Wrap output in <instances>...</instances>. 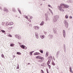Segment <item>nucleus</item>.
Listing matches in <instances>:
<instances>
[{"label":"nucleus","mask_w":73,"mask_h":73,"mask_svg":"<svg viewBox=\"0 0 73 73\" xmlns=\"http://www.w3.org/2000/svg\"><path fill=\"white\" fill-rule=\"evenodd\" d=\"M59 18V16L58 15H56L54 16V17L53 18V21L55 24L57 23V20Z\"/></svg>","instance_id":"obj_1"},{"label":"nucleus","mask_w":73,"mask_h":73,"mask_svg":"<svg viewBox=\"0 0 73 73\" xmlns=\"http://www.w3.org/2000/svg\"><path fill=\"white\" fill-rule=\"evenodd\" d=\"M61 5L62 8H69V6L66 4H62Z\"/></svg>","instance_id":"obj_2"},{"label":"nucleus","mask_w":73,"mask_h":73,"mask_svg":"<svg viewBox=\"0 0 73 73\" xmlns=\"http://www.w3.org/2000/svg\"><path fill=\"white\" fill-rule=\"evenodd\" d=\"M62 6L61 5V4H60V6H58V8L60 11H61V12H64V10L62 9Z\"/></svg>","instance_id":"obj_3"},{"label":"nucleus","mask_w":73,"mask_h":73,"mask_svg":"<svg viewBox=\"0 0 73 73\" xmlns=\"http://www.w3.org/2000/svg\"><path fill=\"white\" fill-rule=\"evenodd\" d=\"M64 24L66 28H68L69 26V24H68V22H67L66 20H64Z\"/></svg>","instance_id":"obj_4"},{"label":"nucleus","mask_w":73,"mask_h":73,"mask_svg":"<svg viewBox=\"0 0 73 73\" xmlns=\"http://www.w3.org/2000/svg\"><path fill=\"white\" fill-rule=\"evenodd\" d=\"M15 36L16 38H17L18 39H19V40H21V36L19 35H15Z\"/></svg>","instance_id":"obj_5"},{"label":"nucleus","mask_w":73,"mask_h":73,"mask_svg":"<svg viewBox=\"0 0 73 73\" xmlns=\"http://www.w3.org/2000/svg\"><path fill=\"white\" fill-rule=\"evenodd\" d=\"M36 58H38V59H40L41 60H44V58L41 57L40 56H37L36 57Z\"/></svg>","instance_id":"obj_6"},{"label":"nucleus","mask_w":73,"mask_h":73,"mask_svg":"<svg viewBox=\"0 0 73 73\" xmlns=\"http://www.w3.org/2000/svg\"><path fill=\"white\" fill-rule=\"evenodd\" d=\"M48 37L49 39L51 40V39H52L53 38V35H52L50 34L48 35Z\"/></svg>","instance_id":"obj_7"},{"label":"nucleus","mask_w":73,"mask_h":73,"mask_svg":"<svg viewBox=\"0 0 73 73\" xmlns=\"http://www.w3.org/2000/svg\"><path fill=\"white\" fill-rule=\"evenodd\" d=\"M34 29L35 30H38V29H40V27L37 26H35L34 27Z\"/></svg>","instance_id":"obj_8"},{"label":"nucleus","mask_w":73,"mask_h":73,"mask_svg":"<svg viewBox=\"0 0 73 73\" xmlns=\"http://www.w3.org/2000/svg\"><path fill=\"white\" fill-rule=\"evenodd\" d=\"M63 36L64 38H65V36H66V34L65 33V30H63Z\"/></svg>","instance_id":"obj_9"},{"label":"nucleus","mask_w":73,"mask_h":73,"mask_svg":"<svg viewBox=\"0 0 73 73\" xmlns=\"http://www.w3.org/2000/svg\"><path fill=\"white\" fill-rule=\"evenodd\" d=\"M5 12H9V11H8V10L6 8H5L3 10Z\"/></svg>","instance_id":"obj_10"},{"label":"nucleus","mask_w":73,"mask_h":73,"mask_svg":"<svg viewBox=\"0 0 73 73\" xmlns=\"http://www.w3.org/2000/svg\"><path fill=\"white\" fill-rule=\"evenodd\" d=\"M45 20L46 21H49V17H46Z\"/></svg>","instance_id":"obj_11"},{"label":"nucleus","mask_w":73,"mask_h":73,"mask_svg":"<svg viewBox=\"0 0 73 73\" xmlns=\"http://www.w3.org/2000/svg\"><path fill=\"white\" fill-rule=\"evenodd\" d=\"M56 32H57V30H56V29L54 28L53 29V33H54L55 34L56 33Z\"/></svg>","instance_id":"obj_12"},{"label":"nucleus","mask_w":73,"mask_h":73,"mask_svg":"<svg viewBox=\"0 0 73 73\" xmlns=\"http://www.w3.org/2000/svg\"><path fill=\"white\" fill-rule=\"evenodd\" d=\"M40 53L38 52H35L34 53V55H39V54H40Z\"/></svg>","instance_id":"obj_13"},{"label":"nucleus","mask_w":73,"mask_h":73,"mask_svg":"<svg viewBox=\"0 0 73 73\" xmlns=\"http://www.w3.org/2000/svg\"><path fill=\"white\" fill-rule=\"evenodd\" d=\"M44 21H42L41 23L40 24V25H41V26H42V25H44Z\"/></svg>","instance_id":"obj_14"},{"label":"nucleus","mask_w":73,"mask_h":73,"mask_svg":"<svg viewBox=\"0 0 73 73\" xmlns=\"http://www.w3.org/2000/svg\"><path fill=\"white\" fill-rule=\"evenodd\" d=\"M20 46L22 49H24L25 48V46L23 45H22L21 46V45H20Z\"/></svg>","instance_id":"obj_15"},{"label":"nucleus","mask_w":73,"mask_h":73,"mask_svg":"<svg viewBox=\"0 0 73 73\" xmlns=\"http://www.w3.org/2000/svg\"><path fill=\"white\" fill-rule=\"evenodd\" d=\"M50 62H51V60H48L47 63V64L48 65H49V64H50Z\"/></svg>","instance_id":"obj_16"},{"label":"nucleus","mask_w":73,"mask_h":73,"mask_svg":"<svg viewBox=\"0 0 73 73\" xmlns=\"http://www.w3.org/2000/svg\"><path fill=\"white\" fill-rule=\"evenodd\" d=\"M40 38H41L42 39H43V38H44V37H45V36L44 35H40Z\"/></svg>","instance_id":"obj_17"},{"label":"nucleus","mask_w":73,"mask_h":73,"mask_svg":"<svg viewBox=\"0 0 73 73\" xmlns=\"http://www.w3.org/2000/svg\"><path fill=\"white\" fill-rule=\"evenodd\" d=\"M13 24V23L12 22H10L9 23V25H12Z\"/></svg>","instance_id":"obj_18"},{"label":"nucleus","mask_w":73,"mask_h":73,"mask_svg":"<svg viewBox=\"0 0 73 73\" xmlns=\"http://www.w3.org/2000/svg\"><path fill=\"white\" fill-rule=\"evenodd\" d=\"M12 11H13L14 12H16V9H15V8H12Z\"/></svg>","instance_id":"obj_19"},{"label":"nucleus","mask_w":73,"mask_h":73,"mask_svg":"<svg viewBox=\"0 0 73 73\" xmlns=\"http://www.w3.org/2000/svg\"><path fill=\"white\" fill-rule=\"evenodd\" d=\"M49 55V54H48V52H46V57L48 56V55Z\"/></svg>","instance_id":"obj_20"},{"label":"nucleus","mask_w":73,"mask_h":73,"mask_svg":"<svg viewBox=\"0 0 73 73\" xmlns=\"http://www.w3.org/2000/svg\"><path fill=\"white\" fill-rule=\"evenodd\" d=\"M17 54H18L19 55H21V53L20 52H17Z\"/></svg>","instance_id":"obj_21"},{"label":"nucleus","mask_w":73,"mask_h":73,"mask_svg":"<svg viewBox=\"0 0 73 73\" xmlns=\"http://www.w3.org/2000/svg\"><path fill=\"white\" fill-rule=\"evenodd\" d=\"M72 1L71 0H68L66 1V3H72Z\"/></svg>","instance_id":"obj_22"},{"label":"nucleus","mask_w":73,"mask_h":73,"mask_svg":"<svg viewBox=\"0 0 73 73\" xmlns=\"http://www.w3.org/2000/svg\"><path fill=\"white\" fill-rule=\"evenodd\" d=\"M65 17L66 19H68V17H69V16H68V15H66L65 16Z\"/></svg>","instance_id":"obj_23"},{"label":"nucleus","mask_w":73,"mask_h":73,"mask_svg":"<svg viewBox=\"0 0 73 73\" xmlns=\"http://www.w3.org/2000/svg\"><path fill=\"white\" fill-rule=\"evenodd\" d=\"M34 52V51H32L30 52V54L31 55V56L32 55V53Z\"/></svg>","instance_id":"obj_24"},{"label":"nucleus","mask_w":73,"mask_h":73,"mask_svg":"<svg viewBox=\"0 0 73 73\" xmlns=\"http://www.w3.org/2000/svg\"><path fill=\"white\" fill-rule=\"evenodd\" d=\"M49 9V11L51 13H52V14H53V12H52V11L51 10H50V9Z\"/></svg>","instance_id":"obj_25"},{"label":"nucleus","mask_w":73,"mask_h":73,"mask_svg":"<svg viewBox=\"0 0 73 73\" xmlns=\"http://www.w3.org/2000/svg\"><path fill=\"white\" fill-rule=\"evenodd\" d=\"M35 36H38V33H37V32H36L35 33Z\"/></svg>","instance_id":"obj_26"},{"label":"nucleus","mask_w":73,"mask_h":73,"mask_svg":"<svg viewBox=\"0 0 73 73\" xmlns=\"http://www.w3.org/2000/svg\"><path fill=\"white\" fill-rule=\"evenodd\" d=\"M52 65H53V66H54V65H55V63H54V62L53 61L52 62Z\"/></svg>","instance_id":"obj_27"},{"label":"nucleus","mask_w":73,"mask_h":73,"mask_svg":"<svg viewBox=\"0 0 73 73\" xmlns=\"http://www.w3.org/2000/svg\"><path fill=\"white\" fill-rule=\"evenodd\" d=\"M60 53V51H58L57 52V53H56V54L57 55H59V53Z\"/></svg>","instance_id":"obj_28"},{"label":"nucleus","mask_w":73,"mask_h":73,"mask_svg":"<svg viewBox=\"0 0 73 73\" xmlns=\"http://www.w3.org/2000/svg\"><path fill=\"white\" fill-rule=\"evenodd\" d=\"M1 32H2V33H5V31L3 30H1Z\"/></svg>","instance_id":"obj_29"},{"label":"nucleus","mask_w":73,"mask_h":73,"mask_svg":"<svg viewBox=\"0 0 73 73\" xmlns=\"http://www.w3.org/2000/svg\"><path fill=\"white\" fill-rule=\"evenodd\" d=\"M18 10L19 12L20 13L21 15V11H20V9H19V8L18 9Z\"/></svg>","instance_id":"obj_30"},{"label":"nucleus","mask_w":73,"mask_h":73,"mask_svg":"<svg viewBox=\"0 0 73 73\" xmlns=\"http://www.w3.org/2000/svg\"><path fill=\"white\" fill-rule=\"evenodd\" d=\"M70 72H72V67H70Z\"/></svg>","instance_id":"obj_31"},{"label":"nucleus","mask_w":73,"mask_h":73,"mask_svg":"<svg viewBox=\"0 0 73 73\" xmlns=\"http://www.w3.org/2000/svg\"><path fill=\"white\" fill-rule=\"evenodd\" d=\"M24 17H25V18H26V19H28V17L27 16H26V15H24Z\"/></svg>","instance_id":"obj_32"},{"label":"nucleus","mask_w":73,"mask_h":73,"mask_svg":"<svg viewBox=\"0 0 73 73\" xmlns=\"http://www.w3.org/2000/svg\"><path fill=\"white\" fill-rule=\"evenodd\" d=\"M48 6L49 7H50V8H52V6H51V5H48Z\"/></svg>","instance_id":"obj_33"},{"label":"nucleus","mask_w":73,"mask_h":73,"mask_svg":"<svg viewBox=\"0 0 73 73\" xmlns=\"http://www.w3.org/2000/svg\"><path fill=\"white\" fill-rule=\"evenodd\" d=\"M40 52L41 53H43V51L42 50H39Z\"/></svg>","instance_id":"obj_34"},{"label":"nucleus","mask_w":73,"mask_h":73,"mask_svg":"<svg viewBox=\"0 0 73 73\" xmlns=\"http://www.w3.org/2000/svg\"><path fill=\"white\" fill-rule=\"evenodd\" d=\"M5 24V22H3L2 23L1 25H3V26H4V24Z\"/></svg>","instance_id":"obj_35"},{"label":"nucleus","mask_w":73,"mask_h":73,"mask_svg":"<svg viewBox=\"0 0 73 73\" xmlns=\"http://www.w3.org/2000/svg\"><path fill=\"white\" fill-rule=\"evenodd\" d=\"M36 38L37 39H38V35L35 36Z\"/></svg>","instance_id":"obj_36"},{"label":"nucleus","mask_w":73,"mask_h":73,"mask_svg":"<svg viewBox=\"0 0 73 73\" xmlns=\"http://www.w3.org/2000/svg\"><path fill=\"white\" fill-rule=\"evenodd\" d=\"M15 45L14 44H10L11 46H14Z\"/></svg>","instance_id":"obj_37"},{"label":"nucleus","mask_w":73,"mask_h":73,"mask_svg":"<svg viewBox=\"0 0 73 73\" xmlns=\"http://www.w3.org/2000/svg\"><path fill=\"white\" fill-rule=\"evenodd\" d=\"M11 28H12V27H11L10 28H9L8 29V30H11Z\"/></svg>","instance_id":"obj_38"},{"label":"nucleus","mask_w":73,"mask_h":73,"mask_svg":"<svg viewBox=\"0 0 73 73\" xmlns=\"http://www.w3.org/2000/svg\"><path fill=\"white\" fill-rule=\"evenodd\" d=\"M6 25L7 26H8V25H9V24H8V23L7 22L6 24Z\"/></svg>","instance_id":"obj_39"},{"label":"nucleus","mask_w":73,"mask_h":73,"mask_svg":"<svg viewBox=\"0 0 73 73\" xmlns=\"http://www.w3.org/2000/svg\"><path fill=\"white\" fill-rule=\"evenodd\" d=\"M50 60H52L53 59V58H52V56H51L50 57Z\"/></svg>","instance_id":"obj_40"},{"label":"nucleus","mask_w":73,"mask_h":73,"mask_svg":"<svg viewBox=\"0 0 73 73\" xmlns=\"http://www.w3.org/2000/svg\"><path fill=\"white\" fill-rule=\"evenodd\" d=\"M48 67H49V69H50V68H51V66H50V65H48Z\"/></svg>","instance_id":"obj_41"},{"label":"nucleus","mask_w":73,"mask_h":73,"mask_svg":"<svg viewBox=\"0 0 73 73\" xmlns=\"http://www.w3.org/2000/svg\"><path fill=\"white\" fill-rule=\"evenodd\" d=\"M68 9H66L65 11H66V12H68L69 11V10H68Z\"/></svg>","instance_id":"obj_42"},{"label":"nucleus","mask_w":73,"mask_h":73,"mask_svg":"<svg viewBox=\"0 0 73 73\" xmlns=\"http://www.w3.org/2000/svg\"><path fill=\"white\" fill-rule=\"evenodd\" d=\"M56 58H58V55L56 54Z\"/></svg>","instance_id":"obj_43"},{"label":"nucleus","mask_w":73,"mask_h":73,"mask_svg":"<svg viewBox=\"0 0 73 73\" xmlns=\"http://www.w3.org/2000/svg\"><path fill=\"white\" fill-rule=\"evenodd\" d=\"M8 36H9V37H12V35H8Z\"/></svg>","instance_id":"obj_44"},{"label":"nucleus","mask_w":73,"mask_h":73,"mask_svg":"<svg viewBox=\"0 0 73 73\" xmlns=\"http://www.w3.org/2000/svg\"><path fill=\"white\" fill-rule=\"evenodd\" d=\"M1 57H3V58H4V55L2 54L1 55Z\"/></svg>","instance_id":"obj_45"},{"label":"nucleus","mask_w":73,"mask_h":73,"mask_svg":"<svg viewBox=\"0 0 73 73\" xmlns=\"http://www.w3.org/2000/svg\"><path fill=\"white\" fill-rule=\"evenodd\" d=\"M38 62H42V60H40L39 61H38Z\"/></svg>","instance_id":"obj_46"},{"label":"nucleus","mask_w":73,"mask_h":73,"mask_svg":"<svg viewBox=\"0 0 73 73\" xmlns=\"http://www.w3.org/2000/svg\"><path fill=\"white\" fill-rule=\"evenodd\" d=\"M41 66H44V64H42L41 65Z\"/></svg>","instance_id":"obj_47"},{"label":"nucleus","mask_w":73,"mask_h":73,"mask_svg":"<svg viewBox=\"0 0 73 73\" xmlns=\"http://www.w3.org/2000/svg\"><path fill=\"white\" fill-rule=\"evenodd\" d=\"M28 21H29V22H31V20H30V19H28Z\"/></svg>","instance_id":"obj_48"},{"label":"nucleus","mask_w":73,"mask_h":73,"mask_svg":"<svg viewBox=\"0 0 73 73\" xmlns=\"http://www.w3.org/2000/svg\"><path fill=\"white\" fill-rule=\"evenodd\" d=\"M17 69H19V66H17Z\"/></svg>","instance_id":"obj_49"},{"label":"nucleus","mask_w":73,"mask_h":73,"mask_svg":"<svg viewBox=\"0 0 73 73\" xmlns=\"http://www.w3.org/2000/svg\"><path fill=\"white\" fill-rule=\"evenodd\" d=\"M72 16H70V19H72Z\"/></svg>","instance_id":"obj_50"},{"label":"nucleus","mask_w":73,"mask_h":73,"mask_svg":"<svg viewBox=\"0 0 73 73\" xmlns=\"http://www.w3.org/2000/svg\"><path fill=\"white\" fill-rule=\"evenodd\" d=\"M41 72H42V73H44V71H43V70H41Z\"/></svg>","instance_id":"obj_51"},{"label":"nucleus","mask_w":73,"mask_h":73,"mask_svg":"<svg viewBox=\"0 0 73 73\" xmlns=\"http://www.w3.org/2000/svg\"><path fill=\"white\" fill-rule=\"evenodd\" d=\"M41 72H42V73H44V71H43V70H41Z\"/></svg>","instance_id":"obj_52"},{"label":"nucleus","mask_w":73,"mask_h":73,"mask_svg":"<svg viewBox=\"0 0 73 73\" xmlns=\"http://www.w3.org/2000/svg\"><path fill=\"white\" fill-rule=\"evenodd\" d=\"M0 9L2 10V7L1 6H0Z\"/></svg>","instance_id":"obj_53"},{"label":"nucleus","mask_w":73,"mask_h":73,"mask_svg":"<svg viewBox=\"0 0 73 73\" xmlns=\"http://www.w3.org/2000/svg\"><path fill=\"white\" fill-rule=\"evenodd\" d=\"M64 49H65V45H64Z\"/></svg>","instance_id":"obj_54"},{"label":"nucleus","mask_w":73,"mask_h":73,"mask_svg":"<svg viewBox=\"0 0 73 73\" xmlns=\"http://www.w3.org/2000/svg\"><path fill=\"white\" fill-rule=\"evenodd\" d=\"M45 16L46 17H48L47 14H45Z\"/></svg>","instance_id":"obj_55"},{"label":"nucleus","mask_w":73,"mask_h":73,"mask_svg":"<svg viewBox=\"0 0 73 73\" xmlns=\"http://www.w3.org/2000/svg\"><path fill=\"white\" fill-rule=\"evenodd\" d=\"M32 18H33V17H30V19H32Z\"/></svg>","instance_id":"obj_56"},{"label":"nucleus","mask_w":73,"mask_h":73,"mask_svg":"<svg viewBox=\"0 0 73 73\" xmlns=\"http://www.w3.org/2000/svg\"><path fill=\"white\" fill-rule=\"evenodd\" d=\"M15 56H14V55L13 56V58H15Z\"/></svg>","instance_id":"obj_57"},{"label":"nucleus","mask_w":73,"mask_h":73,"mask_svg":"<svg viewBox=\"0 0 73 73\" xmlns=\"http://www.w3.org/2000/svg\"><path fill=\"white\" fill-rule=\"evenodd\" d=\"M18 43L19 44H21V43H20L19 42H18Z\"/></svg>","instance_id":"obj_58"},{"label":"nucleus","mask_w":73,"mask_h":73,"mask_svg":"<svg viewBox=\"0 0 73 73\" xmlns=\"http://www.w3.org/2000/svg\"><path fill=\"white\" fill-rule=\"evenodd\" d=\"M46 71H47H47H48V69H46Z\"/></svg>","instance_id":"obj_59"},{"label":"nucleus","mask_w":73,"mask_h":73,"mask_svg":"<svg viewBox=\"0 0 73 73\" xmlns=\"http://www.w3.org/2000/svg\"><path fill=\"white\" fill-rule=\"evenodd\" d=\"M64 52H65V51H66V49H64Z\"/></svg>","instance_id":"obj_60"},{"label":"nucleus","mask_w":73,"mask_h":73,"mask_svg":"<svg viewBox=\"0 0 73 73\" xmlns=\"http://www.w3.org/2000/svg\"><path fill=\"white\" fill-rule=\"evenodd\" d=\"M1 32V29H0V33Z\"/></svg>","instance_id":"obj_61"},{"label":"nucleus","mask_w":73,"mask_h":73,"mask_svg":"<svg viewBox=\"0 0 73 73\" xmlns=\"http://www.w3.org/2000/svg\"><path fill=\"white\" fill-rule=\"evenodd\" d=\"M29 64H30V63H29L28 64V65H29Z\"/></svg>","instance_id":"obj_62"},{"label":"nucleus","mask_w":73,"mask_h":73,"mask_svg":"<svg viewBox=\"0 0 73 73\" xmlns=\"http://www.w3.org/2000/svg\"><path fill=\"white\" fill-rule=\"evenodd\" d=\"M47 73H49V72H48V71H47Z\"/></svg>","instance_id":"obj_63"},{"label":"nucleus","mask_w":73,"mask_h":73,"mask_svg":"<svg viewBox=\"0 0 73 73\" xmlns=\"http://www.w3.org/2000/svg\"><path fill=\"white\" fill-rule=\"evenodd\" d=\"M71 73H73V72H72Z\"/></svg>","instance_id":"obj_64"}]
</instances>
